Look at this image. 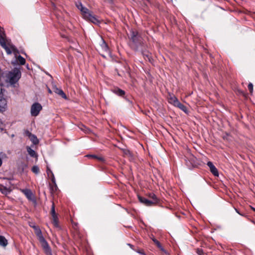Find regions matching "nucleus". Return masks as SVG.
<instances>
[{
  "label": "nucleus",
  "instance_id": "a19ab883",
  "mask_svg": "<svg viewBox=\"0 0 255 255\" xmlns=\"http://www.w3.org/2000/svg\"><path fill=\"white\" fill-rule=\"evenodd\" d=\"M239 93L240 94H242L243 95H245V93L241 90H239L238 91Z\"/></svg>",
  "mask_w": 255,
  "mask_h": 255
},
{
  "label": "nucleus",
  "instance_id": "473e14b6",
  "mask_svg": "<svg viewBox=\"0 0 255 255\" xmlns=\"http://www.w3.org/2000/svg\"><path fill=\"white\" fill-rule=\"evenodd\" d=\"M5 92V90L2 88L0 89V97H4V92Z\"/></svg>",
  "mask_w": 255,
  "mask_h": 255
},
{
  "label": "nucleus",
  "instance_id": "ea45409f",
  "mask_svg": "<svg viewBox=\"0 0 255 255\" xmlns=\"http://www.w3.org/2000/svg\"><path fill=\"white\" fill-rule=\"evenodd\" d=\"M128 245L132 249V250H134L133 249V246L130 244H128Z\"/></svg>",
  "mask_w": 255,
  "mask_h": 255
},
{
  "label": "nucleus",
  "instance_id": "f3484780",
  "mask_svg": "<svg viewBox=\"0 0 255 255\" xmlns=\"http://www.w3.org/2000/svg\"><path fill=\"white\" fill-rule=\"evenodd\" d=\"M175 107H178V108H179L180 110H181L182 111H183L185 113H187V109L186 107L185 106H184L183 104H182V103H181L179 101H178L177 102Z\"/></svg>",
  "mask_w": 255,
  "mask_h": 255
},
{
  "label": "nucleus",
  "instance_id": "7c9ffc66",
  "mask_svg": "<svg viewBox=\"0 0 255 255\" xmlns=\"http://www.w3.org/2000/svg\"><path fill=\"white\" fill-rule=\"evenodd\" d=\"M76 6L81 11L84 6L81 2H79L76 4Z\"/></svg>",
  "mask_w": 255,
  "mask_h": 255
},
{
  "label": "nucleus",
  "instance_id": "5701e85b",
  "mask_svg": "<svg viewBox=\"0 0 255 255\" xmlns=\"http://www.w3.org/2000/svg\"><path fill=\"white\" fill-rule=\"evenodd\" d=\"M29 138L33 144H37L38 143L39 140L35 135L32 134V136L29 137Z\"/></svg>",
  "mask_w": 255,
  "mask_h": 255
},
{
  "label": "nucleus",
  "instance_id": "4468645a",
  "mask_svg": "<svg viewBox=\"0 0 255 255\" xmlns=\"http://www.w3.org/2000/svg\"><path fill=\"white\" fill-rule=\"evenodd\" d=\"M112 91L114 93L119 96L123 97L125 95V91L118 87L114 88Z\"/></svg>",
  "mask_w": 255,
  "mask_h": 255
},
{
  "label": "nucleus",
  "instance_id": "a18cd8bd",
  "mask_svg": "<svg viewBox=\"0 0 255 255\" xmlns=\"http://www.w3.org/2000/svg\"><path fill=\"white\" fill-rule=\"evenodd\" d=\"M1 164H2V160H1V159L0 158V166H1Z\"/></svg>",
  "mask_w": 255,
  "mask_h": 255
},
{
  "label": "nucleus",
  "instance_id": "0eeeda50",
  "mask_svg": "<svg viewBox=\"0 0 255 255\" xmlns=\"http://www.w3.org/2000/svg\"><path fill=\"white\" fill-rule=\"evenodd\" d=\"M196 158L192 154L185 156L186 165L188 168L191 169L196 165Z\"/></svg>",
  "mask_w": 255,
  "mask_h": 255
},
{
  "label": "nucleus",
  "instance_id": "4c0bfd02",
  "mask_svg": "<svg viewBox=\"0 0 255 255\" xmlns=\"http://www.w3.org/2000/svg\"><path fill=\"white\" fill-rule=\"evenodd\" d=\"M105 1L110 4H112L114 2V0H105Z\"/></svg>",
  "mask_w": 255,
  "mask_h": 255
},
{
  "label": "nucleus",
  "instance_id": "2eb2a0df",
  "mask_svg": "<svg viewBox=\"0 0 255 255\" xmlns=\"http://www.w3.org/2000/svg\"><path fill=\"white\" fill-rule=\"evenodd\" d=\"M178 101V99L175 96L173 95H169V97L168 98V102L169 103L175 106Z\"/></svg>",
  "mask_w": 255,
  "mask_h": 255
},
{
  "label": "nucleus",
  "instance_id": "de8ad7c7",
  "mask_svg": "<svg viewBox=\"0 0 255 255\" xmlns=\"http://www.w3.org/2000/svg\"><path fill=\"white\" fill-rule=\"evenodd\" d=\"M14 136V134H12L11 135V137H13Z\"/></svg>",
  "mask_w": 255,
  "mask_h": 255
},
{
  "label": "nucleus",
  "instance_id": "bb28decb",
  "mask_svg": "<svg viewBox=\"0 0 255 255\" xmlns=\"http://www.w3.org/2000/svg\"><path fill=\"white\" fill-rule=\"evenodd\" d=\"M31 171L35 174H37L39 172V168L38 166L34 165L32 168Z\"/></svg>",
  "mask_w": 255,
  "mask_h": 255
},
{
  "label": "nucleus",
  "instance_id": "09e8293b",
  "mask_svg": "<svg viewBox=\"0 0 255 255\" xmlns=\"http://www.w3.org/2000/svg\"><path fill=\"white\" fill-rule=\"evenodd\" d=\"M171 1H172L173 0H170Z\"/></svg>",
  "mask_w": 255,
  "mask_h": 255
},
{
  "label": "nucleus",
  "instance_id": "f704fd0d",
  "mask_svg": "<svg viewBox=\"0 0 255 255\" xmlns=\"http://www.w3.org/2000/svg\"><path fill=\"white\" fill-rule=\"evenodd\" d=\"M0 34H1V35H5V34L3 28L0 26Z\"/></svg>",
  "mask_w": 255,
  "mask_h": 255
},
{
  "label": "nucleus",
  "instance_id": "dca6fc26",
  "mask_svg": "<svg viewBox=\"0 0 255 255\" xmlns=\"http://www.w3.org/2000/svg\"><path fill=\"white\" fill-rule=\"evenodd\" d=\"M8 244L7 240L3 236H0V246L5 247Z\"/></svg>",
  "mask_w": 255,
  "mask_h": 255
},
{
  "label": "nucleus",
  "instance_id": "b1692460",
  "mask_svg": "<svg viewBox=\"0 0 255 255\" xmlns=\"http://www.w3.org/2000/svg\"><path fill=\"white\" fill-rule=\"evenodd\" d=\"M17 60L21 65H23L25 63V59L21 55H18L17 58Z\"/></svg>",
  "mask_w": 255,
  "mask_h": 255
},
{
  "label": "nucleus",
  "instance_id": "6e6552de",
  "mask_svg": "<svg viewBox=\"0 0 255 255\" xmlns=\"http://www.w3.org/2000/svg\"><path fill=\"white\" fill-rule=\"evenodd\" d=\"M42 109V106L39 103L36 102L33 104L31 107L30 113L32 116H38Z\"/></svg>",
  "mask_w": 255,
  "mask_h": 255
},
{
  "label": "nucleus",
  "instance_id": "39448f33",
  "mask_svg": "<svg viewBox=\"0 0 255 255\" xmlns=\"http://www.w3.org/2000/svg\"><path fill=\"white\" fill-rule=\"evenodd\" d=\"M83 17L87 21H89L94 24H99L100 21L97 18L95 15H93L92 12L89 10L87 7L83 6L81 10Z\"/></svg>",
  "mask_w": 255,
  "mask_h": 255
},
{
  "label": "nucleus",
  "instance_id": "cd10ccee",
  "mask_svg": "<svg viewBox=\"0 0 255 255\" xmlns=\"http://www.w3.org/2000/svg\"><path fill=\"white\" fill-rule=\"evenodd\" d=\"M0 191L2 194H7L9 192L8 188L6 187L3 186L0 189Z\"/></svg>",
  "mask_w": 255,
  "mask_h": 255
},
{
  "label": "nucleus",
  "instance_id": "423d86ee",
  "mask_svg": "<svg viewBox=\"0 0 255 255\" xmlns=\"http://www.w3.org/2000/svg\"><path fill=\"white\" fill-rule=\"evenodd\" d=\"M0 45L3 49H5L7 54H11L12 52L11 49L13 51L16 49L14 45L10 44L9 43H7V45L6 44L5 34L1 35V34H0Z\"/></svg>",
  "mask_w": 255,
  "mask_h": 255
},
{
  "label": "nucleus",
  "instance_id": "58836bf2",
  "mask_svg": "<svg viewBox=\"0 0 255 255\" xmlns=\"http://www.w3.org/2000/svg\"><path fill=\"white\" fill-rule=\"evenodd\" d=\"M51 5H52V8L53 9H56V7L55 4L53 2H51Z\"/></svg>",
  "mask_w": 255,
  "mask_h": 255
},
{
  "label": "nucleus",
  "instance_id": "a211bd4d",
  "mask_svg": "<svg viewBox=\"0 0 255 255\" xmlns=\"http://www.w3.org/2000/svg\"><path fill=\"white\" fill-rule=\"evenodd\" d=\"M102 43L101 44V47L102 50L106 52H108L109 51V48L106 43L105 41L103 39L102 40Z\"/></svg>",
  "mask_w": 255,
  "mask_h": 255
},
{
  "label": "nucleus",
  "instance_id": "f03ea898",
  "mask_svg": "<svg viewBox=\"0 0 255 255\" xmlns=\"http://www.w3.org/2000/svg\"><path fill=\"white\" fill-rule=\"evenodd\" d=\"M128 38L132 42L131 47L134 51H138L140 46L143 48L145 47L142 41L143 38L137 31L131 29Z\"/></svg>",
  "mask_w": 255,
  "mask_h": 255
},
{
  "label": "nucleus",
  "instance_id": "aec40b11",
  "mask_svg": "<svg viewBox=\"0 0 255 255\" xmlns=\"http://www.w3.org/2000/svg\"><path fill=\"white\" fill-rule=\"evenodd\" d=\"M140 50L141 51V53L144 57V58H147L149 61H150V55L149 52L145 50H143V48H141V49H140Z\"/></svg>",
  "mask_w": 255,
  "mask_h": 255
},
{
  "label": "nucleus",
  "instance_id": "412c9836",
  "mask_svg": "<svg viewBox=\"0 0 255 255\" xmlns=\"http://www.w3.org/2000/svg\"><path fill=\"white\" fill-rule=\"evenodd\" d=\"M51 180L52 182L54 184V185L51 187V189L52 190H53V191L54 190H56L57 189V185L56 184L55 179V177H54V174H53V173H52Z\"/></svg>",
  "mask_w": 255,
  "mask_h": 255
},
{
  "label": "nucleus",
  "instance_id": "f257e3e1",
  "mask_svg": "<svg viewBox=\"0 0 255 255\" xmlns=\"http://www.w3.org/2000/svg\"><path fill=\"white\" fill-rule=\"evenodd\" d=\"M29 226L34 229V233L36 235L38 241L40 243L45 254L46 255H52L51 249L47 242L44 238L39 227L37 226H36L35 224L32 223L29 224Z\"/></svg>",
  "mask_w": 255,
  "mask_h": 255
},
{
  "label": "nucleus",
  "instance_id": "9d476101",
  "mask_svg": "<svg viewBox=\"0 0 255 255\" xmlns=\"http://www.w3.org/2000/svg\"><path fill=\"white\" fill-rule=\"evenodd\" d=\"M7 101L4 97H0V112L3 113L7 110Z\"/></svg>",
  "mask_w": 255,
  "mask_h": 255
},
{
  "label": "nucleus",
  "instance_id": "c03bdc74",
  "mask_svg": "<svg viewBox=\"0 0 255 255\" xmlns=\"http://www.w3.org/2000/svg\"><path fill=\"white\" fill-rule=\"evenodd\" d=\"M48 91L49 93H52L51 90L49 88H48Z\"/></svg>",
  "mask_w": 255,
  "mask_h": 255
},
{
  "label": "nucleus",
  "instance_id": "4be33fe9",
  "mask_svg": "<svg viewBox=\"0 0 255 255\" xmlns=\"http://www.w3.org/2000/svg\"><path fill=\"white\" fill-rule=\"evenodd\" d=\"M86 156L88 157H91V158H95V159H97L98 160L101 161L102 162H104L105 161V159H104V158L103 157L98 156H97L96 155L88 154Z\"/></svg>",
  "mask_w": 255,
  "mask_h": 255
},
{
  "label": "nucleus",
  "instance_id": "79ce46f5",
  "mask_svg": "<svg viewBox=\"0 0 255 255\" xmlns=\"http://www.w3.org/2000/svg\"><path fill=\"white\" fill-rule=\"evenodd\" d=\"M126 100L130 104V105H132V101H130L128 99H126Z\"/></svg>",
  "mask_w": 255,
  "mask_h": 255
},
{
  "label": "nucleus",
  "instance_id": "49530a36",
  "mask_svg": "<svg viewBox=\"0 0 255 255\" xmlns=\"http://www.w3.org/2000/svg\"><path fill=\"white\" fill-rule=\"evenodd\" d=\"M251 208H252V209L253 211H255V208H254V207H251Z\"/></svg>",
  "mask_w": 255,
  "mask_h": 255
},
{
  "label": "nucleus",
  "instance_id": "72a5a7b5",
  "mask_svg": "<svg viewBox=\"0 0 255 255\" xmlns=\"http://www.w3.org/2000/svg\"><path fill=\"white\" fill-rule=\"evenodd\" d=\"M25 134L26 136H28V137H29V138L30 136H32V135L33 134H32V133H31L29 130H26L25 131Z\"/></svg>",
  "mask_w": 255,
  "mask_h": 255
},
{
  "label": "nucleus",
  "instance_id": "6ab92c4d",
  "mask_svg": "<svg viewBox=\"0 0 255 255\" xmlns=\"http://www.w3.org/2000/svg\"><path fill=\"white\" fill-rule=\"evenodd\" d=\"M27 151L30 156L32 157H37V155L36 152L30 147H28L27 148Z\"/></svg>",
  "mask_w": 255,
  "mask_h": 255
},
{
  "label": "nucleus",
  "instance_id": "c756f323",
  "mask_svg": "<svg viewBox=\"0 0 255 255\" xmlns=\"http://www.w3.org/2000/svg\"><path fill=\"white\" fill-rule=\"evenodd\" d=\"M4 124L3 123V122L0 119V131H2L3 130H4V128L3 127L4 126Z\"/></svg>",
  "mask_w": 255,
  "mask_h": 255
},
{
  "label": "nucleus",
  "instance_id": "393cba45",
  "mask_svg": "<svg viewBox=\"0 0 255 255\" xmlns=\"http://www.w3.org/2000/svg\"><path fill=\"white\" fill-rule=\"evenodd\" d=\"M122 151L124 155L129 156V157H132V154L131 152V151L128 149H122Z\"/></svg>",
  "mask_w": 255,
  "mask_h": 255
},
{
  "label": "nucleus",
  "instance_id": "2f4dec72",
  "mask_svg": "<svg viewBox=\"0 0 255 255\" xmlns=\"http://www.w3.org/2000/svg\"><path fill=\"white\" fill-rule=\"evenodd\" d=\"M196 253L199 255H203V251L201 249H197L196 251Z\"/></svg>",
  "mask_w": 255,
  "mask_h": 255
},
{
  "label": "nucleus",
  "instance_id": "20e7f679",
  "mask_svg": "<svg viewBox=\"0 0 255 255\" xmlns=\"http://www.w3.org/2000/svg\"><path fill=\"white\" fill-rule=\"evenodd\" d=\"M149 199H146L144 197L138 196L139 201L146 206H153L158 203L159 200L156 196L153 193H150L148 195Z\"/></svg>",
  "mask_w": 255,
  "mask_h": 255
},
{
  "label": "nucleus",
  "instance_id": "a878e982",
  "mask_svg": "<svg viewBox=\"0 0 255 255\" xmlns=\"http://www.w3.org/2000/svg\"><path fill=\"white\" fill-rule=\"evenodd\" d=\"M152 241L159 249H160L162 251H164V249L163 248L161 244L160 243V242L158 241H157L155 239H153Z\"/></svg>",
  "mask_w": 255,
  "mask_h": 255
},
{
  "label": "nucleus",
  "instance_id": "c9c22d12",
  "mask_svg": "<svg viewBox=\"0 0 255 255\" xmlns=\"http://www.w3.org/2000/svg\"><path fill=\"white\" fill-rule=\"evenodd\" d=\"M235 211H236L237 213H238L239 215L242 216H245V215L242 214V213H241L237 209V208H235Z\"/></svg>",
  "mask_w": 255,
  "mask_h": 255
},
{
  "label": "nucleus",
  "instance_id": "f8f14e48",
  "mask_svg": "<svg viewBox=\"0 0 255 255\" xmlns=\"http://www.w3.org/2000/svg\"><path fill=\"white\" fill-rule=\"evenodd\" d=\"M22 191L29 200H34V196L30 190L28 189H23Z\"/></svg>",
  "mask_w": 255,
  "mask_h": 255
},
{
  "label": "nucleus",
  "instance_id": "c85d7f7f",
  "mask_svg": "<svg viewBox=\"0 0 255 255\" xmlns=\"http://www.w3.org/2000/svg\"><path fill=\"white\" fill-rule=\"evenodd\" d=\"M248 89L250 92L251 94H252L253 92V84L251 83H250L248 85Z\"/></svg>",
  "mask_w": 255,
  "mask_h": 255
},
{
  "label": "nucleus",
  "instance_id": "e433bc0d",
  "mask_svg": "<svg viewBox=\"0 0 255 255\" xmlns=\"http://www.w3.org/2000/svg\"><path fill=\"white\" fill-rule=\"evenodd\" d=\"M52 173H53L52 172V171L50 169L47 168V174L49 175V174L50 173L52 175Z\"/></svg>",
  "mask_w": 255,
  "mask_h": 255
},
{
  "label": "nucleus",
  "instance_id": "37998d69",
  "mask_svg": "<svg viewBox=\"0 0 255 255\" xmlns=\"http://www.w3.org/2000/svg\"><path fill=\"white\" fill-rule=\"evenodd\" d=\"M137 252L139 254H142L143 255H145V254H144V253L143 251H137Z\"/></svg>",
  "mask_w": 255,
  "mask_h": 255
},
{
  "label": "nucleus",
  "instance_id": "ddd939ff",
  "mask_svg": "<svg viewBox=\"0 0 255 255\" xmlns=\"http://www.w3.org/2000/svg\"><path fill=\"white\" fill-rule=\"evenodd\" d=\"M53 89L55 93L57 94L63 98L65 99L67 98L66 94L64 93V92L63 91L62 89H58L56 87H53Z\"/></svg>",
  "mask_w": 255,
  "mask_h": 255
},
{
  "label": "nucleus",
  "instance_id": "9b49d317",
  "mask_svg": "<svg viewBox=\"0 0 255 255\" xmlns=\"http://www.w3.org/2000/svg\"><path fill=\"white\" fill-rule=\"evenodd\" d=\"M207 165L210 168V172L215 176H218L219 172L217 168L214 165L211 161H208Z\"/></svg>",
  "mask_w": 255,
  "mask_h": 255
},
{
  "label": "nucleus",
  "instance_id": "1a4fd4ad",
  "mask_svg": "<svg viewBox=\"0 0 255 255\" xmlns=\"http://www.w3.org/2000/svg\"><path fill=\"white\" fill-rule=\"evenodd\" d=\"M50 214L52 216V223L54 226V227L56 228L59 227V222H58V218L57 216V214L56 213L55 210V204L53 202H52L51 211H50Z\"/></svg>",
  "mask_w": 255,
  "mask_h": 255
},
{
  "label": "nucleus",
  "instance_id": "7ed1b4c3",
  "mask_svg": "<svg viewBox=\"0 0 255 255\" xmlns=\"http://www.w3.org/2000/svg\"><path fill=\"white\" fill-rule=\"evenodd\" d=\"M21 73L19 69L14 68L6 74V78L11 85H14L21 78Z\"/></svg>",
  "mask_w": 255,
  "mask_h": 255
}]
</instances>
